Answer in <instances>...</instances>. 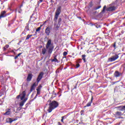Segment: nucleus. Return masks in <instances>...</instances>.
Returning <instances> with one entry per match:
<instances>
[{
	"label": "nucleus",
	"mask_w": 125,
	"mask_h": 125,
	"mask_svg": "<svg viewBox=\"0 0 125 125\" xmlns=\"http://www.w3.org/2000/svg\"><path fill=\"white\" fill-rule=\"evenodd\" d=\"M113 47L114 48V49H116L117 48V47H116V42L114 43Z\"/></svg>",
	"instance_id": "c9c22d12"
},
{
	"label": "nucleus",
	"mask_w": 125,
	"mask_h": 125,
	"mask_svg": "<svg viewBox=\"0 0 125 125\" xmlns=\"http://www.w3.org/2000/svg\"><path fill=\"white\" fill-rule=\"evenodd\" d=\"M43 1V0H40L39 1H38V4H40L41 2H42Z\"/></svg>",
	"instance_id": "2f4dec72"
},
{
	"label": "nucleus",
	"mask_w": 125,
	"mask_h": 125,
	"mask_svg": "<svg viewBox=\"0 0 125 125\" xmlns=\"http://www.w3.org/2000/svg\"><path fill=\"white\" fill-rule=\"evenodd\" d=\"M39 87H42V85H40V86H39Z\"/></svg>",
	"instance_id": "13d9d810"
},
{
	"label": "nucleus",
	"mask_w": 125,
	"mask_h": 125,
	"mask_svg": "<svg viewBox=\"0 0 125 125\" xmlns=\"http://www.w3.org/2000/svg\"><path fill=\"white\" fill-rule=\"evenodd\" d=\"M21 54H22V53H19V54H18V55H17V56H18V57H19V56H20V55H21Z\"/></svg>",
	"instance_id": "c03bdc74"
},
{
	"label": "nucleus",
	"mask_w": 125,
	"mask_h": 125,
	"mask_svg": "<svg viewBox=\"0 0 125 125\" xmlns=\"http://www.w3.org/2000/svg\"><path fill=\"white\" fill-rule=\"evenodd\" d=\"M79 125H82V123H81V122H80V123H79Z\"/></svg>",
	"instance_id": "5fc2aeb1"
},
{
	"label": "nucleus",
	"mask_w": 125,
	"mask_h": 125,
	"mask_svg": "<svg viewBox=\"0 0 125 125\" xmlns=\"http://www.w3.org/2000/svg\"><path fill=\"white\" fill-rule=\"evenodd\" d=\"M56 73H59V70H58V69H57V70L56 71Z\"/></svg>",
	"instance_id": "603ef678"
},
{
	"label": "nucleus",
	"mask_w": 125,
	"mask_h": 125,
	"mask_svg": "<svg viewBox=\"0 0 125 125\" xmlns=\"http://www.w3.org/2000/svg\"><path fill=\"white\" fill-rule=\"evenodd\" d=\"M44 73L43 72H41L39 73L37 79H36V82L37 83H39L42 80V77H43V75Z\"/></svg>",
	"instance_id": "20e7f679"
},
{
	"label": "nucleus",
	"mask_w": 125,
	"mask_h": 125,
	"mask_svg": "<svg viewBox=\"0 0 125 125\" xmlns=\"http://www.w3.org/2000/svg\"><path fill=\"white\" fill-rule=\"evenodd\" d=\"M37 94L36 95V96L34 97V99H36V98H37V97H38V95H39V94H40V93H41V91L40 90L39 88L37 89Z\"/></svg>",
	"instance_id": "dca6fc26"
},
{
	"label": "nucleus",
	"mask_w": 125,
	"mask_h": 125,
	"mask_svg": "<svg viewBox=\"0 0 125 125\" xmlns=\"http://www.w3.org/2000/svg\"><path fill=\"white\" fill-rule=\"evenodd\" d=\"M62 21V19L61 18H59L58 21V24L60 26L61 25V21Z\"/></svg>",
	"instance_id": "aec40b11"
},
{
	"label": "nucleus",
	"mask_w": 125,
	"mask_h": 125,
	"mask_svg": "<svg viewBox=\"0 0 125 125\" xmlns=\"http://www.w3.org/2000/svg\"><path fill=\"white\" fill-rule=\"evenodd\" d=\"M42 25H41V26H40V27H42Z\"/></svg>",
	"instance_id": "680f3d73"
},
{
	"label": "nucleus",
	"mask_w": 125,
	"mask_h": 125,
	"mask_svg": "<svg viewBox=\"0 0 125 125\" xmlns=\"http://www.w3.org/2000/svg\"><path fill=\"white\" fill-rule=\"evenodd\" d=\"M46 23V21H45L44 22V24H45Z\"/></svg>",
	"instance_id": "4d7b16f0"
},
{
	"label": "nucleus",
	"mask_w": 125,
	"mask_h": 125,
	"mask_svg": "<svg viewBox=\"0 0 125 125\" xmlns=\"http://www.w3.org/2000/svg\"><path fill=\"white\" fill-rule=\"evenodd\" d=\"M52 62H58V60H57L56 57H54V59L52 60Z\"/></svg>",
	"instance_id": "4be33fe9"
},
{
	"label": "nucleus",
	"mask_w": 125,
	"mask_h": 125,
	"mask_svg": "<svg viewBox=\"0 0 125 125\" xmlns=\"http://www.w3.org/2000/svg\"><path fill=\"white\" fill-rule=\"evenodd\" d=\"M20 97H21V94L18 95L17 96L16 98H17V99H19V98H20Z\"/></svg>",
	"instance_id": "72a5a7b5"
},
{
	"label": "nucleus",
	"mask_w": 125,
	"mask_h": 125,
	"mask_svg": "<svg viewBox=\"0 0 125 125\" xmlns=\"http://www.w3.org/2000/svg\"><path fill=\"white\" fill-rule=\"evenodd\" d=\"M123 113L121 111H117L115 114V117H118L119 119H123V118L120 117L121 116H123Z\"/></svg>",
	"instance_id": "1a4fd4ad"
},
{
	"label": "nucleus",
	"mask_w": 125,
	"mask_h": 125,
	"mask_svg": "<svg viewBox=\"0 0 125 125\" xmlns=\"http://www.w3.org/2000/svg\"><path fill=\"white\" fill-rule=\"evenodd\" d=\"M83 112H84L83 110H81V111L80 114H81V116H83Z\"/></svg>",
	"instance_id": "f704fd0d"
},
{
	"label": "nucleus",
	"mask_w": 125,
	"mask_h": 125,
	"mask_svg": "<svg viewBox=\"0 0 125 125\" xmlns=\"http://www.w3.org/2000/svg\"><path fill=\"white\" fill-rule=\"evenodd\" d=\"M80 63H77V64H76V68H80Z\"/></svg>",
	"instance_id": "7c9ffc66"
},
{
	"label": "nucleus",
	"mask_w": 125,
	"mask_h": 125,
	"mask_svg": "<svg viewBox=\"0 0 125 125\" xmlns=\"http://www.w3.org/2000/svg\"><path fill=\"white\" fill-rule=\"evenodd\" d=\"M58 125H62V124H61V123L60 122H58Z\"/></svg>",
	"instance_id": "3c124183"
},
{
	"label": "nucleus",
	"mask_w": 125,
	"mask_h": 125,
	"mask_svg": "<svg viewBox=\"0 0 125 125\" xmlns=\"http://www.w3.org/2000/svg\"><path fill=\"white\" fill-rule=\"evenodd\" d=\"M24 31H30V28L29 27V23H26L25 26Z\"/></svg>",
	"instance_id": "f3484780"
},
{
	"label": "nucleus",
	"mask_w": 125,
	"mask_h": 125,
	"mask_svg": "<svg viewBox=\"0 0 125 125\" xmlns=\"http://www.w3.org/2000/svg\"><path fill=\"white\" fill-rule=\"evenodd\" d=\"M42 46H40V48H42Z\"/></svg>",
	"instance_id": "6e6d98bb"
},
{
	"label": "nucleus",
	"mask_w": 125,
	"mask_h": 125,
	"mask_svg": "<svg viewBox=\"0 0 125 125\" xmlns=\"http://www.w3.org/2000/svg\"><path fill=\"white\" fill-rule=\"evenodd\" d=\"M95 27L98 29V28H101V25L97 23H95Z\"/></svg>",
	"instance_id": "412c9836"
},
{
	"label": "nucleus",
	"mask_w": 125,
	"mask_h": 125,
	"mask_svg": "<svg viewBox=\"0 0 125 125\" xmlns=\"http://www.w3.org/2000/svg\"><path fill=\"white\" fill-rule=\"evenodd\" d=\"M99 8H101V6H98V7L95 8V10H97V9H99Z\"/></svg>",
	"instance_id": "bb28decb"
},
{
	"label": "nucleus",
	"mask_w": 125,
	"mask_h": 125,
	"mask_svg": "<svg viewBox=\"0 0 125 125\" xmlns=\"http://www.w3.org/2000/svg\"><path fill=\"white\" fill-rule=\"evenodd\" d=\"M51 2H52V0H51Z\"/></svg>",
	"instance_id": "bf43d9fd"
},
{
	"label": "nucleus",
	"mask_w": 125,
	"mask_h": 125,
	"mask_svg": "<svg viewBox=\"0 0 125 125\" xmlns=\"http://www.w3.org/2000/svg\"><path fill=\"white\" fill-rule=\"evenodd\" d=\"M51 42V39H49L46 44L45 48L42 49V54L43 55L45 54L46 50H47L48 54H51L52 53L54 46H53V43H52Z\"/></svg>",
	"instance_id": "f257e3e1"
},
{
	"label": "nucleus",
	"mask_w": 125,
	"mask_h": 125,
	"mask_svg": "<svg viewBox=\"0 0 125 125\" xmlns=\"http://www.w3.org/2000/svg\"><path fill=\"white\" fill-rule=\"evenodd\" d=\"M66 116H63L62 117V119H63V120H64V118H65Z\"/></svg>",
	"instance_id": "8fccbe9b"
},
{
	"label": "nucleus",
	"mask_w": 125,
	"mask_h": 125,
	"mask_svg": "<svg viewBox=\"0 0 125 125\" xmlns=\"http://www.w3.org/2000/svg\"><path fill=\"white\" fill-rule=\"evenodd\" d=\"M22 12V9H20V10H19V13H21Z\"/></svg>",
	"instance_id": "37998d69"
},
{
	"label": "nucleus",
	"mask_w": 125,
	"mask_h": 125,
	"mask_svg": "<svg viewBox=\"0 0 125 125\" xmlns=\"http://www.w3.org/2000/svg\"><path fill=\"white\" fill-rule=\"evenodd\" d=\"M119 58V55L115 54L114 56H113L111 58H109L108 59V62H113V61H115Z\"/></svg>",
	"instance_id": "39448f33"
},
{
	"label": "nucleus",
	"mask_w": 125,
	"mask_h": 125,
	"mask_svg": "<svg viewBox=\"0 0 125 125\" xmlns=\"http://www.w3.org/2000/svg\"><path fill=\"white\" fill-rule=\"evenodd\" d=\"M31 37H33V35H28L26 36V41H28V40H29V39H30V38H31Z\"/></svg>",
	"instance_id": "5701e85b"
},
{
	"label": "nucleus",
	"mask_w": 125,
	"mask_h": 125,
	"mask_svg": "<svg viewBox=\"0 0 125 125\" xmlns=\"http://www.w3.org/2000/svg\"><path fill=\"white\" fill-rule=\"evenodd\" d=\"M93 101V96H91V101L89 102L86 105L84 106V108H86V107H90L91 106V104L92 103V102Z\"/></svg>",
	"instance_id": "9d476101"
},
{
	"label": "nucleus",
	"mask_w": 125,
	"mask_h": 125,
	"mask_svg": "<svg viewBox=\"0 0 125 125\" xmlns=\"http://www.w3.org/2000/svg\"><path fill=\"white\" fill-rule=\"evenodd\" d=\"M21 42H22L21 41H19V42L18 43V45H20V43H21Z\"/></svg>",
	"instance_id": "ea45409f"
},
{
	"label": "nucleus",
	"mask_w": 125,
	"mask_h": 125,
	"mask_svg": "<svg viewBox=\"0 0 125 125\" xmlns=\"http://www.w3.org/2000/svg\"><path fill=\"white\" fill-rule=\"evenodd\" d=\"M4 116H6L7 115H10V111H7L5 113H4Z\"/></svg>",
	"instance_id": "393cba45"
},
{
	"label": "nucleus",
	"mask_w": 125,
	"mask_h": 125,
	"mask_svg": "<svg viewBox=\"0 0 125 125\" xmlns=\"http://www.w3.org/2000/svg\"><path fill=\"white\" fill-rule=\"evenodd\" d=\"M24 104H25V101H22L20 103V107H23V106H24Z\"/></svg>",
	"instance_id": "6ab92c4d"
},
{
	"label": "nucleus",
	"mask_w": 125,
	"mask_h": 125,
	"mask_svg": "<svg viewBox=\"0 0 125 125\" xmlns=\"http://www.w3.org/2000/svg\"><path fill=\"white\" fill-rule=\"evenodd\" d=\"M41 27H39L36 29V32H40L41 31Z\"/></svg>",
	"instance_id": "cd10ccee"
},
{
	"label": "nucleus",
	"mask_w": 125,
	"mask_h": 125,
	"mask_svg": "<svg viewBox=\"0 0 125 125\" xmlns=\"http://www.w3.org/2000/svg\"><path fill=\"white\" fill-rule=\"evenodd\" d=\"M7 15H6V11H3L1 12L0 14V20L1 19V18H4V17H6Z\"/></svg>",
	"instance_id": "6e6552de"
},
{
	"label": "nucleus",
	"mask_w": 125,
	"mask_h": 125,
	"mask_svg": "<svg viewBox=\"0 0 125 125\" xmlns=\"http://www.w3.org/2000/svg\"><path fill=\"white\" fill-rule=\"evenodd\" d=\"M5 47H6V48H8V47H9V45L6 44L5 46Z\"/></svg>",
	"instance_id": "4c0bfd02"
},
{
	"label": "nucleus",
	"mask_w": 125,
	"mask_h": 125,
	"mask_svg": "<svg viewBox=\"0 0 125 125\" xmlns=\"http://www.w3.org/2000/svg\"><path fill=\"white\" fill-rule=\"evenodd\" d=\"M67 54H68V53L67 52H66V51H64L63 53V56H66V55H67Z\"/></svg>",
	"instance_id": "a878e982"
},
{
	"label": "nucleus",
	"mask_w": 125,
	"mask_h": 125,
	"mask_svg": "<svg viewBox=\"0 0 125 125\" xmlns=\"http://www.w3.org/2000/svg\"><path fill=\"white\" fill-rule=\"evenodd\" d=\"M55 29L57 31H58V30L59 29V26L58 25H57L55 27Z\"/></svg>",
	"instance_id": "c756f323"
},
{
	"label": "nucleus",
	"mask_w": 125,
	"mask_h": 125,
	"mask_svg": "<svg viewBox=\"0 0 125 125\" xmlns=\"http://www.w3.org/2000/svg\"><path fill=\"white\" fill-rule=\"evenodd\" d=\"M33 75L32 73H29L27 75V77L26 78L27 82H31L32 81V79H33Z\"/></svg>",
	"instance_id": "0eeeda50"
},
{
	"label": "nucleus",
	"mask_w": 125,
	"mask_h": 125,
	"mask_svg": "<svg viewBox=\"0 0 125 125\" xmlns=\"http://www.w3.org/2000/svg\"><path fill=\"white\" fill-rule=\"evenodd\" d=\"M14 121H16V120H13L12 118H9L6 120V123L11 124V123H12V122H14Z\"/></svg>",
	"instance_id": "2eb2a0df"
},
{
	"label": "nucleus",
	"mask_w": 125,
	"mask_h": 125,
	"mask_svg": "<svg viewBox=\"0 0 125 125\" xmlns=\"http://www.w3.org/2000/svg\"><path fill=\"white\" fill-rule=\"evenodd\" d=\"M61 121L62 122V123H64V119H63V118L61 119Z\"/></svg>",
	"instance_id": "de8ad7c7"
},
{
	"label": "nucleus",
	"mask_w": 125,
	"mask_h": 125,
	"mask_svg": "<svg viewBox=\"0 0 125 125\" xmlns=\"http://www.w3.org/2000/svg\"><path fill=\"white\" fill-rule=\"evenodd\" d=\"M105 9H106V5H105L104 7H103V9L102 11V12H104V11H105Z\"/></svg>",
	"instance_id": "c85d7f7f"
},
{
	"label": "nucleus",
	"mask_w": 125,
	"mask_h": 125,
	"mask_svg": "<svg viewBox=\"0 0 125 125\" xmlns=\"http://www.w3.org/2000/svg\"><path fill=\"white\" fill-rule=\"evenodd\" d=\"M3 50H4V51H5L6 50V48L5 47H4L3 48Z\"/></svg>",
	"instance_id": "49530a36"
},
{
	"label": "nucleus",
	"mask_w": 125,
	"mask_h": 125,
	"mask_svg": "<svg viewBox=\"0 0 125 125\" xmlns=\"http://www.w3.org/2000/svg\"><path fill=\"white\" fill-rule=\"evenodd\" d=\"M45 34H46L47 36H49L50 35V28L49 26L46 28L45 30Z\"/></svg>",
	"instance_id": "ddd939ff"
},
{
	"label": "nucleus",
	"mask_w": 125,
	"mask_h": 125,
	"mask_svg": "<svg viewBox=\"0 0 125 125\" xmlns=\"http://www.w3.org/2000/svg\"><path fill=\"white\" fill-rule=\"evenodd\" d=\"M115 109H120V111L122 112L124 111V113H125V105L115 107Z\"/></svg>",
	"instance_id": "f8f14e48"
},
{
	"label": "nucleus",
	"mask_w": 125,
	"mask_h": 125,
	"mask_svg": "<svg viewBox=\"0 0 125 125\" xmlns=\"http://www.w3.org/2000/svg\"><path fill=\"white\" fill-rule=\"evenodd\" d=\"M32 16H31V17H30V18H32Z\"/></svg>",
	"instance_id": "052dcab7"
},
{
	"label": "nucleus",
	"mask_w": 125,
	"mask_h": 125,
	"mask_svg": "<svg viewBox=\"0 0 125 125\" xmlns=\"http://www.w3.org/2000/svg\"><path fill=\"white\" fill-rule=\"evenodd\" d=\"M81 62H82V59H79L77 61V63H81Z\"/></svg>",
	"instance_id": "473e14b6"
},
{
	"label": "nucleus",
	"mask_w": 125,
	"mask_h": 125,
	"mask_svg": "<svg viewBox=\"0 0 125 125\" xmlns=\"http://www.w3.org/2000/svg\"><path fill=\"white\" fill-rule=\"evenodd\" d=\"M36 86H37V85H36V83H33V84L31 85V88H30V92L28 93V95H30V94L31 93V92H32V91H33V90H35Z\"/></svg>",
	"instance_id": "9b49d317"
},
{
	"label": "nucleus",
	"mask_w": 125,
	"mask_h": 125,
	"mask_svg": "<svg viewBox=\"0 0 125 125\" xmlns=\"http://www.w3.org/2000/svg\"><path fill=\"white\" fill-rule=\"evenodd\" d=\"M82 59L84 61V62H86L85 61V55H82Z\"/></svg>",
	"instance_id": "b1692460"
},
{
	"label": "nucleus",
	"mask_w": 125,
	"mask_h": 125,
	"mask_svg": "<svg viewBox=\"0 0 125 125\" xmlns=\"http://www.w3.org/2000/svg\"><path fill=\"white\" fill-rule=\"evenodd\" d=\"M22 6H23V4L21 5V6H20V9H21V7H22Z\"/></svg>",
	"instance_id": "09e8293b"
},
{
	"label": "nucleus",
	"mask_w": 125,
	"mask_h": 125,
	"mask_svg": "<svg viewBox=\"0 0 125 125\" xmlns=\"http://www.w3.org/2000/svg\"><path fill=\"white\" fill-rule=\"evenodd\" d=\"M113 75L115 78H119V77L123 76V73L119 72L118 70H116Z\"/></svg>",
	"instance_id": "423d86ee"
},
{
	"label": "nucleus",
	"mask_w": 125,
	"mask_h": 125,
	"mask_svg": "<svg viewBox=\"0 0 125 125\" xmlns=\"http://www.w3.org/2000/svg\"><path fill=\"white\" fill-rule=\"evenodd\" d=\"M77 86H78V85L77 84H75V86H74V89H76L77 88Z\"/></svg>",
	"instance_id": "a19ab883"
},
{
	"label": "nucleus",
	"mask_w": 125,
	"mask_h": 125,
	"mask_svg": "<svg viewBox=\"0 0 125 125\" xmlns=\"http://www.w3.org/2000/svg\"><path fill=\"white\" fill-rule=\"evenodd\" d=\"M18 57H18V56L17 55V56H16L15 57L14 59H15V60H16V59H17V58H18Z\"/></svg>",
	"instance_id": "a18cd8bd"
},
{
	"label": "nucleus",
	"mask_w": 125,
	"mask_h": 125,
	"mask_svg": "<svg viewBox=\"0 0 125 125\" xmlns=\"http://www.w3.org/2000/svg\"><path fill=\"white\" fill-rule=\"evenodd\" d=\"M107 10L108 11H113V10H115V7L114 6L110 7L109 8H108Z\"/></svg>",
	"instance_id": "a211bd4d"
},
{
	"label": "nucleus",
	"mask_w": 125,
	"mask_h": 125,
	"mask_svg": "<svg viewBox=\"0 0 125 125\" xmlns=\"http://www.w3.org/2000/svg\"><path fill=\"white\" fill-rule=\"evenodd\" d=\"M34 97V94H32V95H31V97Z\"/></svg>",
	"instance_id": "864d4df0"
},
{
	"label": "nucleus",
	"mask_w": 125,
	"mask_h": 125,
	"mask_svg": "<svg viewBox=\"0 0 125 125\" xmlns=\"http://www.w3.org/2000/svg\"><path fill=\"white\" fill-rule=\"evenodd\" d=\"M27 100H28V99L27 98H25V99H24V100H23V101H24V103H25L27 101Z\"/></svg>",
	"instance_id": "79ce46f5"
},
{
	"label": "nucleus",
	"mask_w": 125,
	"mask_h": 125,
	"mask_svg": "<svg viewBox=\"0 0 125 125\" xmlns=\"http://www.w3.org/2000/svg\"><path fill=\"white\" fill-rule=\"evenodd\" d=\"M61 9H62V7H61V6H60L58 7L56 11L54 18V21L56 23L57 22V20H58V17H59L60 13H61Z\"/></svg>",
	"instance_id": "7ed1b4c3"
},
{
	"label": "nucleus",
	"mask_w": 125,
	"mask_h": 125,
	"mask_svg": "<svg viewBox=\"0 0 125 125\" xmlns=\"http://www.w3.org/2000/svg\"><path fill=\"white\" fill-rule=\"evenodd\" d=\"M90 26H91V27H92L93 26H95V23L93 24L92 23H90Z\"/></svg>",
	"instance_id": "e433bc0d"
},
{
	"label": "nucleus",
	"mask_w": 125,
	"mask_h": 125,
	"mask_svg": "<svg viewBox=\"0 0 125 125\" xmlns=\"http://www.w3.org/2000/svg\"><path fill=\"white\" fill-rule=\"evenodd\" d=\"M3 94V92H0V96H2V95Z\"/></svg>",
	"instance_id": "58836bf2"
},
{
	"label": "nucleus",
	"mask_w": 125,
	"mask_h": 125,
	"mask_svg": "<svg viewBox=\"0 0 125 125\" xmlns=\"http://www.w3.org/2000/svg\"><path fill=\"white\" fill-rule=\"evenodd\" d=\"M50 103L49 104V107L47 109V111L48 113H51L52 110H54V109H56L58 106H59V103L57 102L56 101H50Z\"/></svg>",
	"instance_id": "f03ea898"
},
{
	"label": "nucleus",
	"mask_w": 125,
	"mask_h": 125,
	"mask_svg": "<svg viewBox=\"0 0 125 125\" xmlns=\"http://www.w3.org/2000/svg\"><path fill=\"white\" fill-rule=\"evenodd\" d=\"M22 96L21 97V100H23L26 97V91H23L21 93Z\"/></svg>",
	"instance_id": "4468645a"
}]
</instances>
